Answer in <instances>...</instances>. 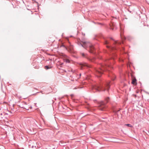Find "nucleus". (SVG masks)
<instances>
[{
  "mask_svg": "<svg viewBox=\"0 0 149 149\" xmlns=\"http://www.w3.org/2000/svg\"><path fill=\"white\" fill-rule=\"evenodd\" d=\"M20 107H21V108H23V107H21V106H20Z\"/></svg>",
  "mask_w": 149,
  "mask_h": 149,
  "instance_id": "23",
  "label": "nucleus"
},
{
  "mask_svg": "<svg viewBox=\"0 0 149 149\" xmlns=\"http://www.w3.org/2000/svg\"><path fill=\"white\" fill-rule=\"evenodd\" d=\"M110 29L112 30L116 29V27L115 24L114 23H111L110 24Z\"/></svg>",
  "mask_w": 149,
  "mask_h": 149,
  "instance_id": "9",
  "label": "nucleus"
},
{
  "mask_svg": "<svg viewBox=\"0 0 149 149\" xmlns=\"http://www.w3.org/2000/svg\"><path fill=\"white\" fill-rule=\"evenodd\" d=\"M81 74H80V75L81 76Z\"/></svg>",
  "mask_w": 149,
  "mask_h": 149,
  "instance_id": "27",
  "label": "nucleus"
},
{
  "mask_svg": "<svg viewBox=\"0 0 149 149\" xmlns=\"http://www.w3.org/2000/svg\"><path fill=\"white\" fill-rule=\"evenodd\" d=\"M34 89H36V90H37V89L36 88H34Z\"/></svg>",
  "mask_w": 149,
  "mask_h": 149,
  "instance_id": "21",
  "label": "nucleus"
},
{
  "mask_svg": "<svg viewBox=\"0 0 149 149\" xmlns=\"http://www.w3.org/2000/svg\"><path fill=\"white\" fill-rule=\"evenodd\" d=\"M63 47L70 53H73V47L71 44L68 47H66L64 45H63Z\"/></svg>",
  "mask_w": 149,
  "mask_h": 149,
  "instance_id": "7",
  "label": "nucleus"
},
{
  "mask_svg": "<svg viewBox=\"0 0 149 149\" xmlns=\"http://www.w3.org/2000/svg\"><path fill=\"white\" fill-rule=\"evenodd\" d=\"M59 145L62 146H64L66 145V143L64 142L63 141H60L59 143Z\"/></svg>",
  "mask_w": 149,
  "mask_h": 149,
  "instance_id": "10",
  "label": "nucleus"
},
{
  "mask_svg": "<svg viewBox=\"0 0 149 149\" xmlns=\"http://www.w3.org/2000/svg\"><path fill=\"white\" fill-rule=\"evenodd\" d=\"M102 38L104 40V44L107 45V47L109 49V51H115L118 48L117 46L120 45L121 44V42H118V41H116L114 40L112 38H110V39L114 41V46L113 47H112L111 45H108L109 42L107 40L106 38H105L103 36H102Z\"/></svg>",
  "mask_w": 149,
  "mask_h": 149,
  "instance_id": "3",
  "label": "nucleus"
},
{
  "mask_svg": "<svg viewBox=\"0 0 149 149\" xmlns=\"http://www.w3.org/2000/svg\"><path fill=\"white\" fill-rule=\"evenodd\" d=\"M109 65L106 63L104 64H100L99 68L95 69V75L97 77H100L103 73L104 71H105L108 73V76L111 78L112 80L114 81L116 78V77L114 74L108 70V68H109Z\"/></svg>",
  "mask_w": 149,
  "mask_h": 149,
  "instance_id": "1",
  "label": "nucleus"
},
{
  "mask_svg": "<svg viewBox=\"0 0 149 149\" xmlns=\"http://www.w3.org/2000/svg\"><path fill=\"white\" fill-rule=\"evenodd\" d=\"M81 54L82 55V56L85 58H86V55L84 53H82Z\"/></svg>",
  "mask_w": 149,
  "mask_h": 149,
  "instance_id": "17",
  "label": "nucleus"
},
{
  "mask_svg": "<svg viewBox=\"0 0 149 149\" xmlns=\"http://www.w3.org/2000/svg\"><path fill=\"white\" fill-rule=\"evenodd\" d=\"M51 68V67H50L48 65H46L45 66V69L46 70H48Z\"/></svg>",
  "mask_w": 149,
  "mask_h": 149,
  "instance_id": "13",
  "label": "nucleus"
},
{
  "mask_svg": "<svg viewBox=\"0 0 149 149\" xmlns=\"http://www.w3.org/2000/svg\"><path fill=\"white\" fill-rule=\"evenodd\" d=\"M110 100V98L109 97H107L105 99V102L101 101L99 104L98 109L102 111H104L107 107L106 104L109 102Z\"/></svg>",
  "mask_w": 149,
  "mask_h": 149,
  "instance_id": "5",
  "label": "nucleus"
},
{
  "mask_svg": "<svg viewBox=\"0 0 149 149\" xmlns=\"http://www.w3.org/2000/svg\"><path fill=\"white\" fill-rule=\"evenodd\" d=\"M130 13H131V11H129Z\"/></svg>",
  "mask_w": 149,
  "mask_h": 149,
  "instance_id": "25",
  "label": "nucleus"
},
{
  "mask_svg": "<svg viewBox=\"0 0 149 149\" xmlns=\"http://www.w3.org/2000/svg\"><path fill=\"white\" fill-rule=\"evenodd\" d=\"M65 61L67 63H69L70 62V61L68 59H65Z\"/></svg>",
  "mask_w": 149,
  "mask_h": 149,
  "instance_id": "16",
  "label": "nucleus"
},
{
  "mask_svg": "<svg viewBox=\"0 0 149 149\" xmlns=\"http://www.w3.org/2000/svg\"><path fill=\"white\" fill-rule=\"evenodd\" d=\"M80 65L81 67V69H82L83 67H88V64L86 63H81L79 64Z\"/></svg>",
  "mask_w": 149,
  "mask_h": 149,
  "instance_id": "8",
  "label": "nucleus"
},
{
  "mask_svg": "<svg viewBox=\"0 0 149 149\" xmlns=\"http://www.w3.org/2000/svg\"><path fill=\"white\" fill-rule=\"evenodd\" d=\"M73 94H71V96H73Z\"/></svg>",
  "mask_w": 149,
  "mask_h": 149,
  "instance_id": "22",
  "label": "nucleus"
},
{
  "mask_svg": "<svg viewBox=\"0 0 149 149\" xmlns=\"http://www.w3.org/2000/svg\"><path fill=\"white\" fill-rule=\"evenodd\" d=\"M110 68H112V67L111 66H110Z\"/></svg>",
  "mask_w": 149,
  "mask_h": 149,
  "instance_id": "26",
  "label": "nucleus"
},
{
  "mask_svg": "<svg viewBox=\"0 0 149 149\" xmlns=\"http://www.w3.org/2000/svg\"><path fill=\"white\" fill-rule=\"evenodd\" d=\"M110 82H101L93 87V89L98 91H108L110 88Z\"/></svg>",
  "mask_w": 149,
  "mask_h": 149,
  "instance_id": "2",
  "label": "nucleus"
},
{
  "mask_svg": "<svg viewBox=\"0 0 149 149\" xmlns=\"http://www.w3.org/2000/svg\"><path fill=\"white\" fill-rule=\"evenodd\" d=\"M125 125H126L127 126L130 127H132V126L130 124H125Z\"/></svg>",
  "mask_w": 149,
  "mask_h": 149,
  "instance_id": "15",
  "label": "nucleus"
},
{
  "mask_svg": "<svg viewBox=\"0 0 149 149\" xmlns=\"http://www.w3.org/2000/svg\"><path fill=\"white\" fill-rule=\"evenodd\" d=\"M97 24H99V25H102V23H99V22H98V23H97Z\"/></svg>",
  "mask_w": 149,
  "mask_h": 149,
  "instance_id": "19",
  "label": "nucleus"
},
{
  "mask_svg": "<svg viewBox=\"0 0 149 149\" xmlns=\"http://www.w3.org/2000/svg\"><path fill=\"white\" fill-rule=\"evenodd\" d=\"M110 57L109 58H107L105 60V61L107 62H108L110 63H111V61H113L115 58V57H116V55L115 52L112 53L111 54H110Z\"/></svg>",
  "mask_w": 149,
  "mask_h": 149,
  "instance_id": "6",
  "label": "nucleus"
},
{
  "mask_svg": "<svg viewBox=\"0 0 149 149\" xmlns=\"http://www.w3.org/2000/svg\"><path fill=\"white\" fill-rule=\"evenodd\" d=\"M2 113H1L0 114V119H2L3 118V117L1 116H2Z\"/></svg>",
  "mask_w": 149,
  "mask_h": 149,
  "instance_id": "18",
  "label": "nucleus"
},
{
  "mask_svg": "<svg viewBox=\"0 0 149 149\" xmlns=\"http://www.w3.org/2000/svg\"><path fill=\"white\" fill-rule=\"evenodd\" d=\"M63 63H61V65H63Z\"/></svg>",
  "mask_w": 149,
  "mask_h": 149,
  "instance_id": "24",
  "label": "nucleus"
},
{
  "mask_svg": "<svg viewBox=\"0 0 149 149\" xmlns=\"http://www.w3.org/2000/svg\"><path fill=\"white\" fill-rule=\"evenodd\" d=\"M136 81V79H135L134 80H132V83L133 84H134L136 83L137 84Z\"/></svg>",
  "mask_w": 149,
  "mask_h": 149,
  "instance_id": "14",
  "label": "nucleus"
},
{
  "mask_svg": "<svg viewBox=\"0 0 149 149\" xmlns=\"http://www.w3.org/2000/svg\"><path fill=\"white\" fill-rule=\"evenodd\" d=\"M42 93V91H40V92H37L36 93Z\"/></svg>",
  "mask_w": 149,
  "mask_h": 149,
  "instance_id": "20",
  "label": "nucleus"
},
{
  "mask_svg": "<svg viewBox=\"0 0 149 149\" xmlns=\"http://www.w3.org/2000/svg\"><path fill=\"white\" fill-rule=\"evenodd\" d=\"M121 36L122 39H127L128 40H130L131 39V37L130 36H128L127 37V38H126V37H124L123 38V37H122V36Z\"/></svg>",
  "mask_w": 149,
  "mask_h": 149,
  "instance_id": "11",
  "label": "nucleus"
},
{
  "mask_svg": "<svg viewBox=\"0 0 149 149\" xmlns=\"http://www.w3.org/2000/svg\"><path fill=\"white\" fill-rule=\"evenodd\" d=\"M81 42H81L79 43L78 45L81 46L84 48L87 49L90 53L95 54V49L93 45L88 42L82 41Z\"/></svg>",
  "mask_w": 149,
  "mask_h": 149,
  "instance_id": "4",
  "label": "nucleus"
},
{
  "mask_svg": "<svg viewBox=\"0 0 149 149\" xmlns=\"http://www.w3.org/2000/svg\"><path fill=\"white\" fill-rule=\"evenodd\" d=\"M125 59V58H123V57H121L120 58H119V60L121 62H124V59Z\"/></svg>",
  "mask_w": 149,
  "mask_h": 149,
  "instance_id": "12",
  "label": "nucleus"
}]
</instances>
